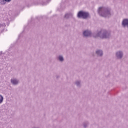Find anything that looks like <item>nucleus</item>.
<instances>
[{
	"label": "nucleus",
	"mask_w": 128,
	"mask_h": 128,
	"mask_svg": "<svg viewBox=\"0 0 128 128\" xmlns=\"http://www.w3.org/2000/svg\"><path fill=\"white\" fill-rule=\"evenodd\" d=\"M122 28H128V18H124L122 22Z\"/></svg>",
	"instance_id": "423d86ee"
},
{
	"label": "nucleus",
	"mask_w": 128,
	"mask_h": 128,
	"mask_svg": "<svg viewBox=\"0 0 128 128\" xmlns=\"http://www.w3.org/2000/svg\"><path fill=\"white\" fill-rule=\"evenodd\" d=\"M112 9L108 7L102 6L98 9V14L100 16L110 18L112 16Z\"/></svg>",
	"instance_id": "f257e3e1"
},
{
	"label": "nucleus",
	"mask_w": 128,
	"mask_h": 128,
	"mask_svg": "<svg viewBox=\"0 0 128 128\" xmlns=\"http://www.w3.org/2000/svg\"><path fill=\"white\" fill-rule=\"evenodd\" d=\"M11 82L12 84H16V79L14 78L11 79Z\"/></svg>",
	"instance_id": "ddd939ff"
},
{
	"label": "nucleus",
	"mask_w": 128,
	"mask_h": 128,
	"mask_svg": "<svg viewBox=\"0 0 128 128\" xmlns=\"http://www.w3.org/2000/svg\"><path fill=\"white\" fill-rule=\"evenodd\" d=\"M96 54L98 56H104V52L102 50H98L96 51Z\"/></svg>",
	"instance_id": "6e6552de"
},
{
	"label": "nucleus",
	"mask_w": 128,
	"mask_h": 128,
	"mask_svg": "<svg viewBox=\"0 0 128 128\" xmlns=\"http://www.w3.org/2000/svg\"><path fill=\"white\" fill-rule=\"evenodd\" d=\"M88 124H90V123H88V121L83 122V126H84V128H88Z\"/></svg>",
	"instance_id": "f8f14e48"
},
{
	"label": "nucleus",
	"mask_w": 128,
	"mask_h": 128,
	"mask_svg": "<svg viewBox=\"0 0 128 128\" xmlns=\"http://www.w3.org/2000/svg\"><path fill=\"white\" fill-rule=\"evenodd\" d=\"M96 33H92V32L90 30H85L83 32V35L84 38H90V36H94V34Z\"/></svg>",
	"instance_id": "20e7f679"
},
{
	"label": "nucleus",
	"mask_w": 128,
	"mask_h": 128,
	"mask_svg": "<svg viewBox=\"0 0 128 128\" xmlns=\"http://www.w3.org/2000/svg\"><path fill=\"white\" fill-rule=\"evenodd\" d=\"M77 18H82L83 20H88V18H90V14L88 12L80 10L77 14Z\"/></svg>",
	"instance_id": "7ed1b4c3"
},
{
	"label": "nucleus",
	"mask_w": 128,
	"mask_h": 128,
	"mask_svg": "<svg viewBox=\"0 0 128 128\" xmlns=\"http://www.w3.org/2000/svg\"><path fill=\"white\" fill-rule=\"evenodd\" d=\"M111 34L110 32L102 29L100 31H98L97 33L93 34V38H110Z\"/></svg>",
	"instance_id": "f03ea898"
},
{
	"label": "nucleus",
	"mask_w": 128,
	"mask_h": 128,
	"mask_svg": "<svg viewBox=\"0 0 128 128\" xmlns=\"http://www.w3.org/2000/svg\"><path fill=\"white\" fill-rule=\"evenodd\" d=\"M0 4H6V0H1L0 2Z\"/></svg>",
	"instance_id": "2eb2a0df"
},
{
	"label": "nucleus",
	"mask_w": 128,
	"mask_h": 128,
	"mask_svg": "<svg viewBox=\"0 0 128 128\" xmlns=\"http://www.w3.org/2000/svg\"><path fill=\"white\" fill-rule=\"evenodd\" d=\"M2 102H4V96L0 94V104H2Z\"/></svg>",
	"instance_id": "4468645a"
},
{
	"label": "nucleus",
	"mask_w": 128,
	"mask_h": 128,
	"mask_svg": "<svg viewBox=\"0 0 128 128\" xmlns=\"http://www.w3.org/2000/svg\"><path fill=\"white\" fill-rule=\"evenodd\" d=\"M72 16H74V14L70 12H69L65 14L64 18L66 20H68V18H72Z\"/></svg>",
	"instance_id": "0eeeda50"
},
{
	"label": "nucleus",
	"mask_w": 128,
	"mask_h": 128,
	"mask_svg": "<svg viewBox=\"0 0 128 128\" xmlns=\"http://www.w3.org/2000/svg\"><path fill=\"white\" fill-rule=\"evenodd\" d=\"M74 84L76 85L77 88H82V81L78 80H76L74 82Z\"/></svg>",
	"instance_id": "1a4fd4ad"
},
{
	"label": "nucleus",
	"mask_w": 128,
	"mask_h": 128,
	"mask_svg": "<svg viewBox=\"0 0 128 128\" xmlns=\"http://www.w3.org/2000/svg\"><path fill=\"white\" fill-rule=\"evenodd\" d=\"M56 78H60V76H56Z\"/></svg>",
	"instance_id": "a211bd4d"
},
{
	"label": "nucleus",
	"mask_w": 128,
	"mask_h": 128,
	"mask_svg": "<svg viewBox=\"0 0 128 128\" xmlns=\"http://www.w3.org/2000/svg\"><path fill=\"white\" fill-rule=\"evenodd\" d=\"M50 2V0H48V1H46V2H44L42 4L43 6H46V4H48Z\"/></svg>",
	"instance_id": "dca6fc26"
},
{
	"label": "nucleus",
	"mask_w": 128,
	"mask_h": 128,
	"mask_svg": "<svg viewBox=\"0 0 128 128\" xmlns=\"http://www.w3.org/2000/svg\"><path fill=\"white\" fill-rule=\"evenodd\" d=\"M5 0V2H9L12 0Z\"/></svg>",
	"instance_id": "f3484780"
},
{
	"label": "nucleus",
	"mask_w": 128,
	"mask_h": 128,
	"mask_svg": "<svg viewBox=\"0 0 128 128\" xmlns=\"http://www.w3.org/2000/svg\"><path fill=\"white\" fill-rule=\"evenodd\" d=\"M6 24H0V30H4V28H6Z\"/></svg>",
	"instance_id": "9b49d317"
},
{
	"label": "nucleus",
	"mask_w": 128,
	"mask_h": 128,
	"mask_svg": "<svg viewBox=\"0 0 128 128\" xmlns=\"http://www.w3.org/2000/svg\"><path fill=\"white\" fill-rule=\"evenodd\" d=\"M58 60H59V62H63L64 61V56L62 55H60L58 57Z\"/></svg>",
	"instance_id": "9d476101"
},
{
	"label": "nucleus",
	"mask_w": 128,
	"mask_h": 128,
	"mask_svg": "<svg viewBox=\"0 0 128 128\" xmlns=\"http://www.w3.org/2000/svg\"><path fill=\"white\" fill-rule=\"evenodd\" d=\"M117 60H122L124 58V52L122 50L117 51L115 54Z\"/></svg>",
	"instance_id": "39448f33"
}]
</instances>
